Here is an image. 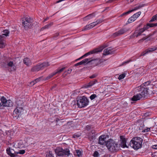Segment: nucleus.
I'll return each mask as SVG.
<instances>
[{"label": "nucleus", "mask_w": 157, "mask_h": 157, "mask_svg": "<svg viewBox=\"0 0 157 157\" xmlns=\"http://www.w3.org/2000/svg\"><path fill=\"white\" fill-rule=\"evenodd\" d=\"M147 82H145L144 85H142L137 88L139 93L134 95L131 98L132 100L136 101L140 100L143 97L146 96L148 93V88L146 86Z\"/></svg>", "instance_id": "nucleus-1"}, {"label": "nucleus", "mask_w": 157, "mask_h": 157, "mask_svg": "<svg viewBox=\"0 0 157 157\" xmlns=\"http://www.w3.org/2000/svg\"><path fill=\"white\" fill-rule=\"evenodd\" d=\"M142 141V138L138 137H135L131 140L130 144L131 146L134 149L138 150L141 147Z\"/></svg>", "instance_id": "nucleus-2"}, {"label": "nucleus", "mask_w": 157, "mask_h": 157, "mask_svg": "<svg viewBox=\"0 0 157 157\" xmlns=\"http://www.w3.org/2000/svg\"><path fill=\"white\" fill-rule=\"evenodd\" d=\"M89 104V99L85 96L80 97L77 100V104L79 108L85 107L88 105Z\"/></svg>", "instance_id": "nucleus-3"}, {"label": "nucleus", "mask_w": 157, "mask_h": 157, "mask_svg": "<svg viewBox=\"0 0 157 157\" xmlns=\"http://www.w3.org/2000/svg\"><path fill=\"white\" fill-rule=\"evenodd\" d=\"M108 149L111 152H113L118 149L119 145L114 140L109 139L106 144Z\"/></svg>", "instance_id": "nucleus-4"}, {"label": "nucleus", "mask_w": 157, "mask_h": 157, "mask_svg": "<svg viewBox=\"0 0 157 157\" xmlns=\"http://www.w3.org/2000/svg\"><path fill=\"white\" fill-rule=\"evenodd\" d=\"M0 109H3L5 107H11L13 105L12 101L10 100H7L6 98L3 96L0 99Z\"/></svg>", "instance_id": "nucleus-5"}, {"label": "nucleus", "mask_w": 157, "mask_h": 157, "mask_svg": "<svg viewBox=\"0 0 157 157\" xmlns=\"http://www.w3.org/2000/svg\"><path fill=\"white\" fill-rule=\"evenodd\" d=\"M56 155L58 156L67 155L69 156L70 155V151L68 149H63L61 147H57L55 150Z\"/></svg>", "instance_id": "nucleus-6"}, {"label": "nucleus", "mask_w": 157, "mask_h": 157, "mask_svg": "<svg viewBox=\"0 0 157 157\" xmlns=\"http://www.w3.org/2000/svg\"><path fill=\"white\" fill-rule=\"evenodd\" d=\"M9 31L7 30H4L2 32V35L0 36V48H2L5 47L4 38L9 36Z\"/></svg>", "instance_id": "nucleus-7"}, {"label": "nucleus", "mask_w": 157, "mask_h": 157, "mask_svg": "<svg viewBox=\"0 0 157 157\" xmlns=\"http://www.w3.org/2000/svg\"><path fill=\"white\" fill-rule=\"evenodd\" d=\"M106 47V46H101L100 47L98 48H95L90 52H88L87 53H86L84 55L79 58L77 59V60H79L80 59H82L83 57H86L89 55H90V54H94L96 53H98V52H100L102 51L103 49Z\"/></svg>", "instance_id": "nucleus-8"}, {"label": "nucleus", "mask_w": 157, "mask_h": 157, "mask_svg": "<svg viewBox=\"0 0 157 157\" xmlns=\"http://www.w3.org/2000/svg\"><path fill=\"white\" fill-rule=\"evenodd\" d=\"M49 64L48 62H44L40 64H38L34 67L32 69L33 71H38L42 70L49 66Z\"/></svg>", "instance_id": "nucleus-9"}, {"label": "nucleus", "mask_w": 157, "mask_h": 157, "mask_svg": "<svg viewBox=\"0 0 157 157\" xmlns=\"http://www.w3.org/2000/svg\"><path fill=\"white\" fill-rule=\"evenodd\" d=\"M14 146L17 148H21L26 147L28 144L25 140H21L17 141L14 144Z\"/></svg>", "instance_id": "nucleus-10"}, {"label": "nucleus", "mask_w": 157, "mask_h": 157, "mask_svg": "<svg viewBox=\"0 0 157 157\" xmlns=\"http://www.w3.org/2000/svg\"><path fill=\"white\" fill-rule=\"evenodd\" d=\"M102 21L100 19H99L95 22H94L88 25H86L84 28V30H88L91 29L94 27L95 25L101 23Z\"/></svg>", "instance_id": "nucleus-11"}, {"label": "nucleus", "mask_w": 157, "mask_h": 157, "mask_svg": "<svg viewBox=\"0 0 157 157\" xmlns=\"http://www.w3.org/2000/svg\"><path fill=\"white\" fill-rule=\"evenodd\" d=\"M23 108L22 107L17 106L16 108L13 111V114H16L15 117H18L23 111Z\"/></svg>", "instance_id": "nucleus-12"}, {"label": "nucleus", "mask_w": 157, "mask_h": 157, "mask_svg": "<svg viewBox=\"0 0 157 157\" xmlns=\"http://www.w3.org/2000/svg\"><path fill=\"white\" fill-rule=\"evenodd\" d=\"M128 30L125 28H122L120 29L118 32L114 33L113 35V36L114 37L119 36L124 34Z\"/></svg>", "instance_id": "nucleus-13"}, {"label": "nucleus", "mask_w": 157, "mask_h": 157, "mask_svg": "<svg viewBox=\"0 0 157 157\" xmlns=\"http://www.w3.org/2000/svg\"><path fill=\"white\" fill-rule=\"evenodd\" d=\"M157 50V47L156 46H153L152 47L150 48L143 52L141 54L140 56H143L145 55L146 54L150 52H151Z\"/></svg>", "instance_id": "nucleus-14"}, {"label": "nucleus", "mask_w": 157, "mask_h": 157, "mask_svg": "<svg viewBox=\"0 0 157 157\" xmlns=\"http://www.w3.org/2000/svg\"><path fill=\"white\" fill-rule=\"evenodd\" d=\"M6 151L7 154L11 157H15L16 156V152L13 149L8 148Z\"/></svg>", "instance_id": "nucleus-15"}, {"label": "nucleus", "mask_w": 157, "mask_h": 157, "mask_svg": "<svg viewBox=\"0 0 157 157\" xmlns=\"http://www.w3.org/2000/svg\"><path fill=\"white\" fill-rule=\"evenodd\" d=\"M121 144L120 146L123 148L128 147L126 145V139L123 136H120Z\"/></svg>", "instance_id": "nucleus-16"}, {"label": "nucleus", "mask_w": 157, "mask_h": 157, "mask_svg": "<svg viewBox=\"0 0 157 157\" xmlns=\"http://www.w3.org/2000/svg\"><path fill=\"white\" fill-rule=\"evenodd\" d=\"M106 136L105 135H102L100 136L99 137V143L101 144H104L105 143V139Z\"/></svg>", "instance_id": "nucleus-17"}, {"label": "nucleus", "mask_w": 157, "mask_h": 157, "mask_svg": "<svg viewBox=\"0 0 157 157\" xmlns=\"http://www.w3.org/2000/svg\"><path fill=\"white\" fill-rule=\"evenodd\" d=\"M113 53V51L111 48H108L105 49L103 51V54L105 55L111 54Z\"/></svg>", "instance_id": "nucleus-18"}, {"label": "nucleus", "mask_w": 157, "mask_h": 157, "mask_svg": "<svg viewBox=\"0 0 157 157\" xmlns=\"http://www.w3.org/2000/svg\"><path fill=\"white\" fill-rule=\"evenodd\" d=\"M144 31V29H143L142 28L139 30H136L133 34L134 36L137 37L140 36Z\"/></svg>", "instance_id": "nucleus-19"}, {"label": "nucleus", "mask_w": 157, "mask_h": 157, "mask_svg": "<svg viewBox=\"0 0 157 157\" xmlns=\"http://www.w3.org/2000/svg\"><path fill=\"white\" fill-rule=\"evenodd\" d=\"M89 61H90L88 59H85L75 64V66H77L78 65L84 64L86 63H87L89 62Z\"/></svg>", "instance_id": "nucleus-20"}, {"label": "nucleus", "mask_w": 157, "mask_h": 157, "mask_svg": "<svg viewBox=\"0 0 157 157\" xmlns=\"http://www.w3.org/2000/svg\"><path fill=\"white\" fill-rule=\"evenodd\" d=\"M16 104L17 106L18 107H22L23 106V101L22 99L20 98H18L16 101Z\"/></svg>", "instance_id": "nucleus-21"}, {"label": "nucleus", "mask_w": 157, "mask_h": 157, "mask_svg": "<svg viewBox=\"0 0 157 157\" xmlns=\"http://www.w3.org/2000/svg\"><path fill=\"white\" fill-rule=\"evenodd\" d=\"M157 24H147V25H145L143 28L142 29H144V31L148 29L149 28L153 27L154 26H157Z\"/></svg>", "instance_id": "nucleus-22"}, {"label": "nucleus", "mask_w": 157, "mask_h": 157, "mask_svg": "<svg viewBox=\"0 0 157 157\" xmlns=\"http://www.w3.org/2000/svg\"><path fill=\"white\" fill-rule=\"evenodd\" d=\"M97 82L96 81H91L89 82L88 84L84 86V87L86 88H87L91 86H92L93 85L95 84Z\"/></svg>", "instance_id": "nucleus-23"}, {"label": "nucleus", "mask_w": 157, "mask_h": 157, "mask_svg": "<svg viewBox=\"0 0 157 157\" xmlns=\"http://www.w3.org/2000/svg\"><path fill=\"white\" fill-rule=\"evenodd\" d=\"M22 24L25 28L26 29L28 28H30L32 26L31 24L28 23L26 21H23Z\"/></svg>", "instance_id": "nucleus-24"}, {"label": "nucleus", "mask_w": 157, "mask_h": 157, "mask_svg": "<svg viewBox=\"0 0 157 157\" xmlns=\"http://www.w3.org/2000/svg\"><path fill=\"white\" fill-rule=\"evenodd\" d=\"M23 62L27 66H29L31 64V62L30 59L28 58H25L24 59Z\"/></svg>", "instance_id": "nucleus-25"}, {"label": "nucleus", "mask_w": 157, "mask_h": 157, "mask_svg": "<svg viewBox=\"0 0 157 157\" xmlns=\"http://www.w3.org/2000/svg\"><path fill=\"white\" fill-rule=\"evenodd\" d=\"M144 6V5L143 4L139 5L138 6L134 8L133 9L129 10L130 11H131V13L134 11H135L137 10H138V9H140V8Z\"/></svg>", "instance_id": "nucleus-26"}, {"label": "nucleus", "mask_w": 157, "mask_h": 157, "mask_svg": "<svg viewBox=\"0 0 157 157\" xmlns=\"http://www.w3.org/2000/svg\"><path fill=\"white\" fill-rule=\"evenodd\" d=\"M136 19V17H135L133 15L128 19V22L129 23H131L134 22Z\"/></svg>", "instance_id": "nucleus-27"}, {"label": "nucleus", "mask_w": 157, "mask_h": 157, "mask_svg": "<svg viewBox=\"0 0 157 157\" xmlns=\"http://www.w3.org/2000/svg\"><path fill=\"white\" fill-rule=\"evenodd\" d=\"M8 66L12 67L13 70H15L16 69V67L13 65V63L10 61L7 64Z\"/></svg>", "instance_id": "nucleus-28"}, {"label": "nucleus", "mask_w": 157, "mask_h": 157, "mask_svg": "<svg viewBox=\"0 0 157 157\" xmlns=\"http://www.w3.org/2000/svg\"><path fill=\"white\" fill-rule=\"evenodd\" d=\"M41 78H37V79H35V80H34V81H32L31 83H30V84L32 85H34L35 83H36V82H39L40 80V79Z\"/></svg>", "instance_id": "nucleus-29"}, {"label": "nucleus", "mask_w": 157, "mask_h": 157, "mask_svg": "<svg viewBox=\"0 0 157 157\" xmlns=\"http://www.w3.org/2000/svg\"><path fill=\"white\" fill-rule=\"evenodd\" d=\"M56 74V73L55 72H54L50 75L47 76L45 79V80H48L50 78H51L54 75H55Z\"/></svg>", "instance_id": "nucleus-30"}, {"label": "nucleus", "mask_w": 157, "mask_h": 157, "mask_svg": "<svg viewBox=\"0 0 157 157\" xmlns=\"http://www.w3.org/2000/svg\"><path fill=\"white\" fill-rule=\"evenodd\" d=\"M94 17V14H89L86 17L84 18V19L85 20H89V19H90L92 18H93Z\"/></svg>", "instance_id": "nucleus-31"}, {"label": "nucleus", "mask_w": 157, "mask_h": 157, "mask_svg": "<svg viewBox=\"0 0 157 157\" xmlns=\"http://www.w3.org/2000/svg\"><path fill=\"white\" fill-rule=\"evenodd\" d=\"M126 75V74L125 73L121 74L120 75H119L118 78L120 80H121V79L124 78L125 76Z\"/></svg>", "instance_id": "nucleus-32"}, {"label": "nucleus", "mask_w": 157, "mask_h": 157, "mask_svg": "<svg viewBox=\"0 0 157 157\" xmlns=\"http://www.w3.org/2000/svg\"><path fill=\"white\" fill-rule=\"evenodd\" d=\"M76 155L78 157H80L82 155V151L79 150H76Z\"/></svg>", "instance_id": "nucleus-33"}, {"label": "nucleus", "mask_w": 157, "mask_h": 157, "mask_svg": "<svg viewBox=\"0 0 157 157\" xmlns=\"http://www.w3.org/2000/svg\"><path fill=\"white\" fill-rule=\"evenodd\" d=\"M131 13V11H130V10H129L126 12L122 14H121L120 16V17H122L124 16H126L128 14H129Z\"/></svg>", "instance_id": "nucleus-34"}, {"label": "nucleus", "mask_w": 157, "mask_h": 157, "mask_svg": "<svg viewBox=\"0 0 157 157\" xmlns=\"http://www.w3.org/2000/svg\"><path fill=\"white\" fill-rule=\"evenodd\" d=\"M25 152V151L24 150H20L18 152H16V155H17V154H24Z\"/></svg>", "instance_id": "nucleus-35"}, {"label": "nucleus", "mask_w": 157, "mask_h": 157, "mask_svg": "<svg viewBox=\"0 0 157 157\" xmlns=\"http://www.w3.org/2000/svg\"><path fill=\"white\" fill-rule=\"evenodd\" d=\"M141 14V12L140 11H139L133 14V15L135 17H136V19H137V18Z\"/></svg>", "instance_id": "nucleus-36"}, {"label": "nucleus", "mask_w": 157, "mask_h": 157, "mask_svg": "<svg viewBox=\"0 0 157 157\" xmlns=\"http://www.w3.org/2000/svg\"><path fill=\"white\" fill-rule=\"evenodd\" d=\"M25 21L27 22L28 23L31 24L32 22V20L30 18L28 17H26L25 18Z\"/></svg>", "instance_id": "nucleus-37"}, {"label": "nucleus", "mask_w": 157, "mask_h": 157, "mask_svg": "<svg viewBox=\"0 0 157 157\" xmlns=\"http://www.w3.org/2000/svg\"><path fill=\"white\" fill-rule=\"evenodd\" d=\"M97 97V95L95 94H92L90 97V98L91 99V100H93L95 98H96Z\"/></svg>", "instance_id": "nucleus-38"}, {"label": "nucleus", "mask_w": 157, "mask_h": 157, "mask_svg": "<svg viewBox=\"0 0 157 157\" xmlns=\"http://www.w3.org/2000/svg\"><path fill=\"white\" fill-rule=\"evenodd\" d=\"M46 157H54L53 155L52 152L51 151H49V152L46 155Z\"/></svg>", "instance_id": "nucleus-39"}, {"label": "nucleus", "mask_w": 157, "mask_h": 157, "mask_svg": "<svg viewBox=\"0 0 157 157\" xmlns=\"http://www.w3.org/2000/svg\"><path fill=\"white\" fill-rule=\"evenodd\" d=\"M155 20H157V14L153 17L150 21L152 22Z\"/></svg>", "instance_id": "nucleus-40"}, {"label": "nucleus", "mask_w": 157, "mask_h": 157, "mask_svg": "<svg viewBox=\"0 0 157 157\" xmlns=\"http://www.w3.org/2000/svg\"><path fill=\"white\" fill-rule=\"evenodd\" d=\"M150 128H146V129H145L144 130H143L142 132H148L150 130Z\"/></svg>", "instance_id": "nucleus-41"}, {"label": "nucleus", "mask_w": 157, "mask_h": 157, "mask_svg": "<svg viewBox=\"0 0 157 157\" xmlns=\"http://www.w3.org/2000/svg\"><path fill=\"white\" fill-rule=\"evenodd\" d=\"M64 68H62L60 69H58L57 70V71H55V73H56V74L58 73H60V72H61L64 69Z\"/></svg>", "instance_id": "nucleus-42"}, {"label": "nucleus", "mask_w": 157, "mask_h": 157, "mask_svg": "<svg viewBox=\"0 0 157 157\" xmlns=\"http://www.w3.org/2000/svg\"><path fill=\"white\" fill-rule=\"evenodd\" d=\"M52 25V23H50L49 24H47L45 25L44 27H43L42 29H48Z\"/></svg>", "instance_id": "nucleus-43"}, {"label": "nucleus", "mask_w": 157, "mask_h": 157, "mask_svg": "<svg viewBox=\"0 0 157 157\" xmlns=\"http://www.w3.org/2000/svg\"><path fill=\"white\" fill-rule=\"evenodd\" d=\"M93 156L94 157H98L99 156V153L97 151H95L93 154Z\"/></svg>", "instance_id": "nucleus-44"}, {"label": "nucleus", "mask_w": 157, "mask_h": 157, "mask_svg": "<svg viewBox=\"0 0 157 157\" xmlns=\"http://www.w3.org/2000/svg\"><path fill=\"white\" fill-rule=\"evenodd\" d=\"M152 147L153 149H157V145H153L152 146Z\"/></svg>", "instance_id": "nucleus-45"}, {"label": "nucleus", "mask_w": 157, "mask_h": 157, "mask_svg": "<svg viewBox=\"0 0 157 157\" xmlns=\"http://www.w3.org/2000/svg\"><path fill=\"white\" fill-rule=\"evenodd\" d=\"M131 61V60H127L126 61H125L123 62V64H124V63H128Z\"/></svg>", "instance_id": "nucleus-46"}, {"label": "nucleus", "mask_w": 157, "mask_h": 157, "mask_svg": "<svg viewBox=\"0 0 157 157\" xmlns=\"http://www.w3.org/2000/svg\"><path fill=\"white\" fill-rule=\"evenodd\" d=\"M146 38L145 37H144L142 39H141L139 40L140 41H143L145 40L146 39Z\"/></svg>", "instance_id": "nucleus-47"}, {"label": "nucleus", "mask_w": 157, "mask_h": 157, "mask_svg": "<svg viewBox=\"0 0 157 157\" xmlns=\"http://www.w3.org/2000/svg\"><path fill=\"white\" fill-rule=\"evenodd\" d=\"M95 77V75H92L90 77V78H94Z\"/></svg>", "instance_id": "nucleus-48"}, {"label": "nucleus", "mask_w": 157, "mask_h": 157, "mask_svg": "<svg viewBox=\"0 0 157 157\" xmlns=\"http://www.w3.org/2000/svg\"><path fill=\"white\" fill-rule=\"evenodd\" d=\"M100 60H101L99 59H96L94 60L95 61H98V62H100Z\"/></svg>", "instance_id": "nucleus-49"}, {"label": "nucleus", "mask_w": 157, "mask_h": 157, "mask_svg": "<svg viewBox=\"0 0 157 157\" xmlns=\"http://www.w3.org/2000/svg\"><path fill=\"white\" fill-rule=\"evenodd\" d=\"M92 132L93 135H92V136H94V133H95V131H92Z\"/></svg>", "instance_id": "nucleus-50"}, {"label": "nucleus", "mask_w": 157, "mask_h": 157, "mask_svg": "<svg viewBox=\"0 0 157 157\" xmlns=\"http://www.w3.org/2000/svg\"><path fill=\"white\" fill-rule=\"evenodd\" d=\"M79 136H77V135H75L74 136V138L75 137H78Z\"/></svg>", "instance_id": "nucleus-51"}, {"label": "nucleus", "mask_w": 157, "mask_h": 157, "mask_svg": "<svg viewBox=\"0 0 157 157\" xmlns=\"http://www.w3.org/2000/svg\"><path fill=\"white\" fill-rule=\"evenodd\" d=\"M130 2H132L134 0H129Z\"/></svg>", "instance_id": "nucleus-52"}, {"label": "nucleus", "mask_w": 157, "mask_h": 157, "mask_svg": "<svg viewBox=\"0 0 157 157\" xmlns=\"http://www.w3.org/2000/svg\"><path fill=\"white\" fill-rule=\"evenodd\" d=\"M68 71H70V72H71V69L69 70Z\"/></svg>", "instance_id": "nucleus-53"}, {"label": "nucleus", "mask_w": 157, "mask_h": 157, "mask_svg": "<svg viewBox=\"0 0 157 157\" xmlns=\"http://www.w3.org/2000/svg\"><path fill=\"white\" fill-rule=\"evenodd\" d=\"M35 157V156H31V157Z\"/></svg>", "instance_id": "nucleus-54"}, {"label": "nucleus", "mask_w": 157, "mask_h": 157, "mask_svg": "<svg viewBox=\"0 0 157 157\" xmlns=\"http://www.w3.org/2000/svg\"><path fill=\"white\" fill-rule=\"evenodd\" d=\"M156 39L157 40V39Z\"/></svg>", "instance_id": "nucleus-55"}]
</instances>
